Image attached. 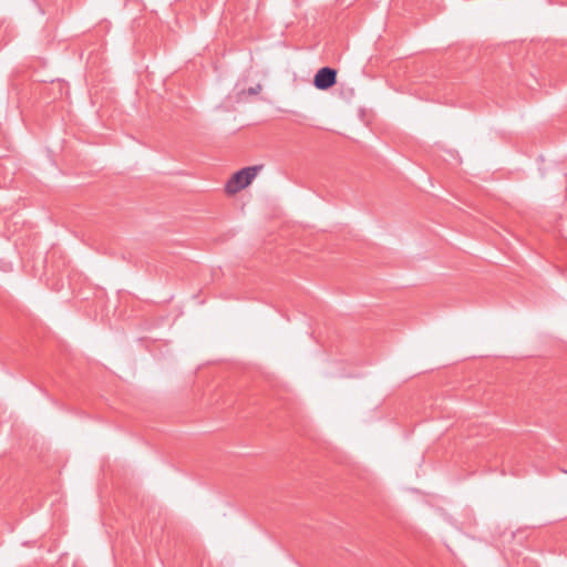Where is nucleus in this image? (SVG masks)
Wrapping results in <instances>:
<instances>
[{"label":"nucleus","mask_w":567,"mask_h":567,"mask_svg":"<svg viewBox=\"0 0 567 567\" xmlns=\"http://www.w3.org/2000/svg\"><path fill=\"white\" fill-rule=\"evenodd\" d=\"M261 168L262 165H254L236 172L227 182L225 186L226 192L230 195L240 192L254 181Z\"/></svg>","instance_id":"f257e3e1"},{"label":"nucleus","mask_w":567,"mask_h":567,"mask_svg":"<svg viewBox=\"0 0 567 567\" xmlns=\"http://www.w3.org/2000/svg\"><path fill=\"white\" fill-rule=\"evenodd\" d=\"M337 82V71L332 68H321L315 75L313 85L318 90H328Z\"/></svg>","instance_id":"f03ea898"},{"label":"nucleus","mask_w":567,"mask_h":567,"mask_svg":"<svg viewBox=\"0 0 567 567\" xmlns=\"http://www.w3.org/2000/svg\"><path fill=\"white\" fill-rule=\"evenodd\" d=\"M260 90H261V85L257 84L256 86L248 89V94H250V95L258 94L260 92Z\"/></svg>","instance_id":"7ed1b4c3"}]
</instances>
